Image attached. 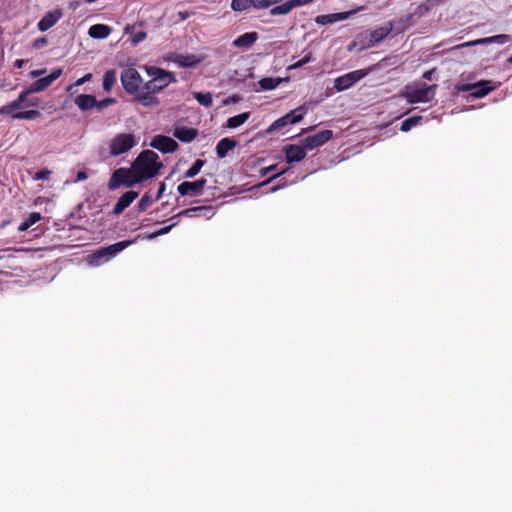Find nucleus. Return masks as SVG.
I'll return each instance as SVG.
<instances>
[{"instance_id": "nucleus-1", "label": "nucleus", "mask_w": 512, "mask_h": 512, "mask_svg": "<svg viewBox=\"0 0 512 512\" xmlns=\"http://www.w3.org/2000/svg\"><path fill=\"white\" fill-rule=\"evenodd\" d=\"M144 69L151 79L145 82V91L138 96L137 103L143 107H156L160 104L156 94L177 80L174 73L162 68L145 65Z\"/></svg>"}, {"instance_id": "nucleus-2", "label": "nucleus", "mask_w": 512, "mask_h": 512, "mask_svg": "<svg viewBox=\"0 0 512 512\" xmlns=\"http://www.w3.org/2000/svg\"><path fill=\"white\" fill-rule=\"evenodd\" d=\"M63 73L62 68L54 69L48 76L37 79L32 82L26 89H24L18 98L0 108V114H11L12 111L21 108V105L26 104L25 99L33 93L42 92L47 89L55 80H57Z\"/></svg>"}, {"instance_id": "nucleus-3", "label": "nucleus", "mask_w": 512, "mask_h": 512, "mask_svg": "<svg viewBox=\"0 0 512 512\" xmlns=\"http://www.w3.org/2000/svg\"><path fill=\"white\" fill-rule=\"evenodd\" d=\"M134 172L144 182L155 177L163 167L159 156L152 150L142 151L132 163Z\"/></svg>"}, {"instance_id": "nucleus-4", "label": "nucleus", "mask_w": 512, "mask_h": 512, "mask_svg": "<svg viewBox=\"0 0 512 512\" xmlns=\"http://www.w3.org/2000/svg\"><path fill=\"white\" fill-rule=\"evenodd\" d=\"M136 239L134 240H124L117 243H114L112 245H109L107 247H102L96 251H94L92 254L88 255L87 262L90 266L98 267L103 265L104 263L108 262L111 258L116 256L119 252L126 249L131 244L135 243Z\"/></svg>"}, {"instance_id": "nucleus-5", "label": "nucleus", "mask_w": 512, "mask_h": 512, "mask_svg": "<svg viewBox=\"0 0 512 512\" xmlns=\"http://www.w3.org/2000/svg\"><path fill=\"white\" fill-rule=\"evenodd\" d=\"M120 80L125 92L133 96L132 101L137 103V98L144 89V81L140 73L133 67H128L121 72Z\"/></svg>"}, {"instance_id": "nucleus-6", "label": "nucleus", "mask_w": 512, "mask_h": 512, "mask_svg": "<svg viewBox=\"0 0 512 512\" xmlns=\"http://www.w3.org/2000/svg\"><path fill=\"white\" fill-rule=\"evenodd\" d=\"M143 181L134 172V168L131 165L130 168H118L113 171L107 187L110 191L118 189L120 186L133 187L135 184L142 183Z\"/></svg>"}, {"instance_id": "nucleus-7", "label": "nucleus", "mask_w": 512, "mask_h": 512, "mask_svg": "<svg viewBox=\"0 0 512 512\" xmlns=\"http://www.w3.org/2000/svg\"><path fill=\"white\" fill-rule=\"evenodd\" d=\"M380 68V63L373 64L365 69L351 71L334 80V88L337 91H344L352 87L356 82L367 76L370 72Z\"/></svg>"}, {"instance_id": "nucleus-8", "label": "nucleus", "mask_w": 512, "mask_h": 512, "mask_svg": "<svg viewBox=\"0 0 512 512\" xmlns=\"http://www.w3.org/2000/svg\"><path fill=\"white\" fill-rule=\"evenodd\" d=\"M499 85L500 83H498V85H492L491 80H480L475 83H457L455 89L458 92H470V96L473 98H483Z\"/></svg>"}, {"instance_id": "nucleus-9", "label": "nucleus", "mask_w": 512, "mask_h": 512, "mask_svg": "<svg viewBox=\"0 0 512 512\" xmlns=\"http://www.w3.org/2000/svg\"><path fill=\"white\" fill-rule=\"evenodd\" d=\"M136 144L137 140L133 134H117L109 144L110 155L114 157L122 155L132 149Z\"/></svg>"}, {"instance_id": "nucleus-10", "label": "nucleus", "mask_w": 512, "mask_h": 512, "mask_svg": "<svg viewBox=\"0 0 512 512\" xmlns=\"http://www.w3.org/2000/svg\"><path fill=\"white\" fill-rule=\"evenodd\" d=\"M216 213V210L211 205H203L190 207L180 211L176 216L172 217L174 219L176 217H188V218H204L211 219Z\"/></svg>"}, {"instance_id": "nucleus-11", "label": "nucleus", "mask_w": 512, "mask_h": 512, "mask_svg": "<svg viewBox=\"0 0 512 512\" xmlns=\"http://www.w3.org/2000/svg\"><path fill=\"white\" fill-rule=\"evenodd\" d=\"M303 107L296 108L286 115L280 117L276 121H274L271 126L269 127L268 131H276L283 127H285L288 124H296L300 122L303 119Z\"/></svg>"}, {"instance_id": "nucleus-12", "label": "nucleus", "mask_w": 512, "mask_h": 512, "mask_svg": "<svg viewBox=\"0 0 512 512\" xmlns=\"http://www.w3.org/2000/svg\"><path fill=\"white\" fill-rule=\"evenodd\" d=\"M436 88V85L424 86L422 88H415L407 92L406 99L409 103H420V102H429L432 100L434 94L433 90Z\"/></svg>"}, {"instance_id": "nucleus-13", "label": "nucleus", "mask_w": 512, "mask_h": 512, "mask_svg": "<svg viewBox=\"0 0 512 512\" xmlns=\"http://www.w3.org/2000/svg\"><path fill=\"white\" fill-rule=\"evenodd\" d=\"M333 137V131L329 129L321 130L318 133L308 136L302 140V145L306 150H312L324 145Z\"/></svg>"}, {"instance_id": "nucleus-14", "label": "nucleus", "mask_w": 512, "mask_h": 512, "mask_svg": "<svg viewBox=\"0 0 512 512\" xmlns=\"http://www.w3.org/2000/svg\"><path fill=\"white\" fill-rule=\"evenodd\" d=\"M206 183L207 180L204 178L198 179L193 182L184 181L178 185L177 191L181 196H200Z\"/></svg>"}, {"instance_id": "nucleus-15", "label": "nucleus", "mask_w": 512, "mask_h": 512, "mask_svg": "<svg viewBox=\"0 0 512 512\" xmlns=\"http://www.w3.org/2000/svg\"><path fill=\"white\" fill-rule=\"evenodd\" d=\"M150 146L162 153H172L178 149V143L171 137L164 135L155 136Z\"/></svg>"}, {"instance_id": "nucleus-16", "label": "nucleus", "mask_w": 512, "mask_h": 512, "mask_svg": "<svg viewBox=\"0 0 512 512\" xmlns=\"http://www.w3.org/2000/svg\"><path fill=\"white\" fill-rule=\"evenodd\" d=\"M283 151L285 153L287 163L291 164L294 162H300L306 157V148L304 146H298L295 144H289L284 146Z\"/></svg>"}, {"instance_id": "nucleus-17", "label": "nucleus", "mask_w": 512, "mask_h": 512, "mask_svg": "<svg viewBox=\"0 0 512 512\" xmlns=\"http://www.w3.org/2000/svg\"><path fill=\"white\" fill-rule=\"evenodd\" d=\"M138 192L130 190L125 192L117 201L113 208V214H121L138 197Z\"/></svg>"}, {"instance_id": "nucleus-18", "label": "nucleus", "mask_w": 512, "mask_h": 512, "mask_svg": "<svg viewBox=\"0 0 512 512\" xmlns=\"http://www.w3.org/2000/svg\"><path fill=\"white\" fill-rule=\"evenodd\" d=\"M62 11L60 9H55L54 11H50L44 15V17L38 22V29L41 32H45L53 27L56 22L61 18Z\"/></svg>"}, {"instance_id": "nucleus-19", "label": "nucleus", "mask_w": 512, "mask_h": 512, "mask_svg": "<svg viewBox=\"0 0 512 512\" xmlns=\"http://www.w3.org/2000/svg\"><path fill=\"white\" fill-rule=\"evenodd\" d=\"M392 29V23L389 22L387 26L379 27L372 31L369 35V46L380 43L391 33Z\"/></svg>"}, {"instance_id": "nucleus-20", "label": "nucleus", "mask_w": 512, "mask_h": 512, "mask_svg": "<svg viewBox=\"0 0 512 512\" xmlns=\"http://www.w3.org/2000/svg\"><path fill=\"white\" fill-rule=\"evenodd\" d=\"M201 61L202 59L194 54H176L173 57V62L176 63L178 66L184 68L193 67L199 64Z\"/></svg>"}, {"instance_id": "nucleus-21", "label": "nucleus", "mask_w": 512, "mask_h": 512, "mask_svg": "<svg viewBox=\"0 0 512 512\" xmlns=\"http://www.w3.org/2000/svg\"><path fill=\"white\" fill-rule=\"evenodd\" d=\"M510 40V36L507 34H499L491 37H486L482 39H478L475 41L467 42L462 44V47L466 46H473V45H480V44H488V43H498V44H505Z\"/></svg>"}, {"instance_id": "nucleus-22", "label": "nucleus", "mask_w": 512, "mask_h": 512, "mask_svg": "<svg viewBox=\"0 0 512 512\" xmlns=\"http://www.w3.org/2000/svg\"><path fill=\"white\" fill-rule=\"evenodd\" d=\"M258 40L257 32H246L240 36H238L233 41V46L237 48H249Z\"/></svg>"}, {"instance_id": "nucleus-23", "label": "nucleus", "mask_w": 512, "mask_h": 512, "mask_svg": "<svg viewBox=\"0 0 512 512\" xmlns=\"http://www.w3.org/2000/svg\"><path fill=\"white\" fill-rule=\"evenodd\" d=\"M173 135L184 143L192 142L198 135V130L195 128L178 127L174 130Z\"/></svg>"}, {"instance_id": "nucleus-24", "label": "nucleus", "mask_w": 512, "mask_h": 512, "mask_svg": "<svg viewBox=\"0 0 512 512\" xmlns=\"http://www.w3.org/2000/svg\"><path fill=\"white\" fill-rule=\"evenodd\" d=\"M74 103L81 111H89L95 108L96 97L89 94H80L75 97Z\"/></svg>"}, {"instance_id": "nucleus-25", "label": "nucleus", "mask_w": 512, "mask_h": 512, "mask_svg": "<svg viewBox=\"0 0 512 512\" xmlns=\"http://www.w3.org/2000/svg\"><path fill=\"white\" fill-rule=\"evenodd\" d=\"M111 27L106 24H94L88 30V35L94 39H105L111 34Z\"/></svg>"}, {"instance_id": "nucleus-26", "label": "nucleus", "mask_w": 512, "mask_h": 512, "mask_svg": "<svg viewBox=\"0 0 512 512\" xmlns=\"http://www.w3.org/2000/svg\"><path fill=\"white\" fill-rule=\"evenodd\" d=\"M236 141L232 138H223L216 145V153L219 158H224L229 151L236 146Z\"/></svg>"}, {"instance_id": "nucleus-27", "label": "nucleus", "mask_w": 512, "mask_h": 512, "mask_svg": "<svg viewBox=\"0 0 512 512\" xmlns=\"http://www.w3.org/2000/svg\"><path fill=\"white\" fill-rule=\"evenodd\" d=\"M284 79L283 78H280V77H266V78H262L258 81V85L260 87L261 90L263 91H268V90H273L275 88H277L283 81Z\"/></svg>"}, {"instance_id": "nucleus-28", "label": "nucleus", "mask_w": 512, "mask_h": 512, "mask_svg": "<svg viewBox=\"0 0 512 512\" xmlns=\"http://www.w3.org/2000/svg\"><path fill=\"white\" fill-rule=\"evenodd\" d=\"M135 26H126L125 27V34H132L131 36V44L133 46L138 45L139 43L143 42L147 38V33L145 31H137L134 32Z\"/></svg>"}, {"instance_id": "nucleus-29", "label": "nucleus", "mask_w": 512, "mask_h": 512, "mask_svg": "<svg viewBox=\"0 0 512 512\" xmlns=\"http://www.w3.org/2000/svg\"><path fill=\"white\" fill-rule=\"evenodd\" d=\"M249 117V112H243L241 114L235 115L233 117L228 118L226 126L230 129H235L243 125L249 119Z\"/></svg>"}, {"instance_id": "nucleus-30", "label": "nucleus", "mask_w": 512, "mask_h": 512, "mask_svg": "<svg viewBox=\"0 0 512 512\" xmlns=\"http://www.w3.org/2000/svg\"><path fill=\"white\" fill-rule=\"evenodd\" d=\"M41 220V214L39 212H32L29 214L28 218L25 219L19 226L18 231L24 232L27 231L32 225Z\"/></svg>"}, {"instance_id": "nucleus-31", "label": "nucleus", "mask_w": 512, "mask_h": 512, "mask_svg": "<svg viewBox=\"0 0 512 512\" xmlns=\"http://www.w3.org/2000/svg\"><path fill=\"white\" fill-rule=\"evenodd\" d=\"M117 75L114 69L107 70L103 76V89L106 92H110L114 84L116 83Z\"/></svg>"}, {"instance_id": "nucleus-32", "label": "nucleus", "mask_w": 512, "mask_h": 512, "mask_svg": "<svg viewBox=\"0 0 512 512\" xmlns=\"http://www.w3.org/2000/svg\"><path fill=\"white\" fill-rule=\"evenodd\" d=\"M256 8L254 0H232L231 8L236 12H242L249 8Z\"/></svg>"}, {"instance_id": "nucleus-33", "label": "nucleus", "mask_w": 512, "mask_h": 512, "mask_svg": "<svg viewBox=\"0 0 512 512\" xmlns=\"http://www.w3.org/2000/svg\"><path fill=\"white\" fill-rule=\"evenodd\" d=\"M193 96L196 99V101L204 107L208 108V107H211L213 104V97L210 92H207V93L194 92Z\"/></svg>"}, {"instance_id": "nucleus-34", "label": "nucleus", "mask_w": 512, "mask_h": 512, "mask_svg": "<svg viewBox=\"0 0 512 512\" xmlns=\"http://www.w3.org/2000/svg\"><path fill=\"white\" fill-rule=\"evenodd\" d=\"M40 112L38 110H26V111H20L10 114L13 119H25V120H32L40 116Z\"/></svg>"}, {"instance_id": "nucleus-35", "label": "nucleus", "mask_w": 512, "mask_h": 512, "mask_svg": "<svg viewBox=\"0 0 512 512\" xmlns=\"http://www.w3.org/2000/svg\"><path fill=\"white\" fill-rule=\"evenodd\" d=\"M292 9H293V5H291L290 0H288L280 5L273 7L270 10V14L273 16L285 15V14H288Z\"/></svg>"}, {"instance_id": "nucleus-36", "label": "nucleus", "mask_w": 512, "mask_h": 512, "mask_svg": "<svg viewBox=\"0 0 512 512\" xmlns=\"http://www.w3.org/2000/svg\"><path fill=\"white\" fill-rule=\"evenodd\" d=\"M422 120V116H412L407 119H405L401 123L400 130L403 132L410 131L414 126H416L418 123H420Z\"/></svg>"}, {"instance_id": "nucleus-37", "label": "nucleus", "mask_w": 512, "mask_h": 512, "mask_svg": "<svg viewBox=\"0 0 512 512\" xmlns=\"http://www.w3.org/2000/svg\"><path fill=\"white\" fill-rule=\"evenodd\" d=\"M205 161L201 159H197L192 166L185 172L184 176L186 178H194L204 166Z\"/></svg>"}, {"instance_id": "nucleus-38", "label": "nucleus", "mask_w": 512, "mask_h": 512, "mask_svg": "<svg viewBox=\"0 0 512 512\" xmlns=\"http://www.w3.org/2000/svg\"><path fill=\"white\" fill-rule=\"evenodd\" d=\"M153 203V199L149 193H145L140 201L138 202V210L139 212L146 211Z\"/></svg>"}, {"instance_id": "nucleus-39", "label": "nucleus", "mask_w": 512, "mask_h": 512, "mask_svg": "<svg viewBox=\"0 0 512 512\" xmlns=\"http://www.w3.org/2000/svg\"><path fill=\"white\" fill-rule=\"evenodd\" d=\"M177 224H178V221H176V222H174V223H172V224H170V225H168V226H165V227H163V228H161V229H159V230H157V231H155V232H153V233L149 234V235L147 236V238H148V239H154V238H156V237H158V236H161V235L167 234V233H169V232L171 231V229H172L174 226H176Z\"/></svg>"}, {"instance_id": "nucleus-40", "label": "nucleus", "mask_w": 512, "mask_h": 512, "mask_svg": "<svg viewBox=\"0 0 512 512\" xmlns=\"http://www.w3.org/2000/svg\"><path fill=\"white\" fill-rule=\"evenodd\" d=\"M116 102L114 98L108 97L101 101L96 100L95 108L98 110H102L110 105H113Z\"/></svg>"}, {"instance_id": "nucleus-41", "label": "nucleus", "mask_w": 512, "mask_h": 512, "mask_svg": "<svg viewBox=\"0 0 512 512\" xmlns=\"http://www.w3.org/2000/svg\"><path fill=\"white\" fill-rule=\"evenodd\" d=\"M313 60V57L311 55V53L307 54L306 56H304L302 59L298 60L297 62H295L294 64H292L290 66V68H300L302 66H304L305 64L311 62Z\"/></svg>"}, {"instance_id": "nucleus-42", "label": "nucleus", "mask_w": 512, "mask_h": 512, "mask_svg": "<svg viewBox=\"0 0 512 512\" xmlns=\"http://www.w3.org/2000/svg\"><path fill=\"white\" fill-rule=\"evenodd\" d=\"M51 172L49 170H40L38 172H36L35 176H34V179L35 180H46L49 178Z\"/></svg>"}, {"instance_id": "nucleus-43", "label": "nucleus", "mask_w": 512, "mask_h": 512, "mask_svg": "<svg viewBox=\"0 0 512 512\" xmlns=\"http://www.w3.org/2000/svg\"><path fill=\"white\" fill-rule=\"evenodd\" d=\"M25 103L21 105L23 107H34L39 105V99L37 97L29 98V96L25 99Z\"/></svg>"}, {"instance_id": "nucleus-44", "label": "nucleus", "mask_w": 512, "mask_h": 512, "mask_svg": "<svg viewBox=\"0 0 512 512\" xmlns=\"http://www.w3.org/2000/svg\"><path fill=\"white\" fill-rule=\"evenodd\" d=\"M92 78V74L91 73H87L85 74L83 77L79 78L76 82H75V86H80V85H83L84 83L90 81Z\"/></svg>"}, {"instance_id": "nucleus-45", "label": "nucleus", "mask_w": 512, "mask_h": 512, "mask_svg": "<svg viewBox=\"0 0 512 512\" xmlns=\"http://www.w3.org/2000/svg\"><path fill=\"white\" fill-rule=\"evenodd\" d=\"M313 1L314 0H290L291 5H293V8L310 4Z\"/></svg>"}, {"instance_id": "nucleus-46", "label": "nucleus", "mask_w": 512, "mask_h": 512, "mask_svg": "<svg viewBox=\"0 0 512 512\" xmlns=\"http://www.w3.org/2000/svg\"><path fill=\"white\" fill-rule=\"evenodd\" d=\"M240 99H241V98H240V96H239V95L234 94V95H231L230 97L226 98V99L223 101V103H224L225 105H228V104H230V103H237V102H239V101H240Z\"/></svg>"}, {"instance_id": "nucleus-47", "label": "nucleus", "mask_w": 512, "mask_h": 512, "mask_svg": "<svg viewBox=\"0 0 512 512\" xmlns=\"http://www.w3.org/2000/svg\"><path fill=\"white\" fill-rule=\"evenodd\" d=\"M165 189H166V185L164 182H161L160 185H159V189H158V192H157V195H156V200H159L164 192H165Z\"/></svg>"}, {"instance_id": "nucleus-48", "label": "nucleus", "mask_w": 512, "mask_h": 512, "mask_svg": "<svg viewBox=\"0 0 512 512\" xmlns=\"http://www.w3.org/2000/svg\"><path fill=\"white\" fill-rule=\"evenodd\" d=\"M88 178V174L86 171H79L77 173V176H76V181L77 182H80V181H84Z\"/></svg>"}, {"instance_id": "nucleus-49", "label": "nucleus", "mask_w": 512, "mask_h": 512, "mask_svg": "<svg viewBox=\"0 0 512 512\" xmlns=\"http://www.w3.org/2000/svg\"><path fill=\"white\" fill-rule=\"evenodd\" d=\"M286 172H287V169H284V170H282V171L278 172L277 174H275V175H273L272 177L268 178V179L263 183V185H264V184H268V183L272 182V181H273L274 179H276L278 176L283 175V174H285Z\"/></svg>"}, {"instance_id": "nucleus-50", "label": "nucleus", "mask_w": 512, "mask_h": 512, "mask_svg": "<svg viewBox=\"0 0 512 512\" xmlns=\"http://www.w3.org/2000/svg\"><path fill=\"white\" fill-rule=\"evenodd\" d=\"M436 71L435 68L431 69V70H428V71H425L422 75V77L425 79V80H431L432 79V75L433 73Z\"/></svg>"}, {"instance_id": "nucleus-51", "label": "nucleus", "mask_w": 512, "mask_h": 512, "mask_svg": "<svg viewBox=\"0 0 512 512\" xmlns=\"http://www.w3.org/2000/svg\"><path fill=\"white\" fill-rule=\"evenodd\" d=\"M44 73H45V69H41V70H32V71L30 72V76H31L32 78H36V77L41 76V75H42V74H44Z\"/></svg>"}, {"instance_id": "nucleus-52", "label": "nucleus", "mask_w": 512, "mask_h": 512, "mask_svg": "<svg viewBox=\"0 0 512 512\" xmlns=\"http://www.w3.org/2000/svg\"><path fill=\"white\" fill-rule=\"evenodd\" d=\"M276 167H277V165H276V164L271 165V166H269V167H267V168L262 169V170H261V173H262V175H266L268 172L275 171V170H276Z\"/></svg>"}, {"instance_id": "nucleus-53", "label": "nucleus", "mask_w": 512, "mask_h": 512, "mask_svg": "<svg viewBox=\"0 0 512 512\" xmlns=\"http://www.w3.org/2000/svg\"><path fill=\"white\" fill-rule=\"evenodd\" d=\"M25 62H26V61H25V60H23V59H18V60H16V61H15V66H16L17 68H22Z\"/></svg>"}, {"instance_id": "nucleus-54", "label": "nucleus", "mask_w": 512, "mask_h": 512, "mask_svg": "<svg viewBox=\"0 0 512 512\" xmlns=\"http://www.w3.org/2000/svg\"><path fill=\"white\" fill-rule=\"evenodd\" d=\"M39 42H42V44L46 43V39L45 38H40V39H37L36 42H35V45L36 46H39Z\"/></svg>"}, {"instance_id": "nucleus-55", "label": "nucleus", "mask_w": 512, "mask_h": 512, "mask_svg": "<svg viewBox=\"0 0 512 512\" xmlns=\"http://www.w3.org/2000/svg\"><path fill=\"white\" fill-rule=\"evenodd\" d=\"M325 17H326V16H320V17H317V22H318V23H319V22H321V21H320V19H321V18H325Z\"/></svg>"}, {"instance_id": "nucleus-56", "label": "nucleus", "mask_w": 512, "mask_h": 512, "mask_svg": "<svg viewBox=\"0 0 512 512\" xmlns=\"http://www.w3.org/2000/svg\"><path fill=\"white\" fill-rule=\"evenodd\" d=\"M508 61H509L510 63H512V56L508 59Z\"/></svg>"}]
</instances>
